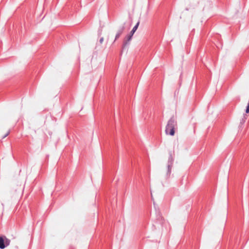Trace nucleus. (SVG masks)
<instances>
[{
  "mask_svg": "<svg viewBox=\"0 0 249 249\" xmlns=\"http://www.w3.org/2000/svg\"><path fill=\"white\" fill-rule=\"evenodd\" d=\"M246 112L247 113H249V102L248 104V106L247 107V108H246Z\"/></svg>",
  "mask_w": 249,
  "mask_h": 249,
  "instance_id": "0eeeda50",
  "label": "nucleus"
},
{
  "mask_svg": "<svg viewBox=\"0 0 249 249\" xmlns=\"http://www.w3.org/2000/svg\"><path fill=\"white\" fill-rule=\"evenodd\" d=\"M139 23H140V22H138L136 25L133 27V29L132 30V31H131L130 34L132 35H133V34H134V33L136 32V31L137 30V29H138V27L139 26Z\"/></svg>",
  "mask_w": 249,
  "mask_h": 249,
  "instance_id": "20e7f679",
  "label": "nucleus"
},
{
  "mask_svg": "<svg viewBox=\"0 0 249 249\" xmlns=\"http://www.w3.org/2000/svg\"><path fill=\"white\" fill-rule=\"evenodd\" d=\"M133 35L130 34L129 35L127 36V41H129L131 40Z\"/></svg>",
  "mask_w": 249,
  "mask_h": 249,
  "instance_id": "423d86ee",
  "label": "nucleus"
},
{
  "mask_svg": "<svg viewBox=\"0 0 249 249\" xmlns=\"http://www.w3.org/2000/svg\"><path fill=\"white\" fill-rule=\"evenodd\" d=\"M10 240L5 236H0V249H3L10 245Z\"/></svg>",
  "mask_w": 249,
  "mask_h": 249,
  "instance_id": "f03ea898",
  "label": "nucleus"
},
{
  "mask_svg": "<svg viewBox=\"0 0 249 249\" xmlns=\"http://www.w3.org/2000/svg\"><path fill=\"white\" fill-rule=\"evenodd\" d=\"M9 133H10V131H9V130H7L6 131V133H5L4 135H2L1 136V138H2V139H3V138H5L6 136H7L9 135Z\"/></svg>",
  "mask_w": 249,
  "mask_h": 249,
  "instance_id": "39448f33",
  "label": "nucleus"
},
{
  "mask_svg": "<svg viewBox=\"0 0 249 249\" xmlns=\"http://www.w3.org/2000/svg\"><path fill=\"white\" fill-rule=\"evenodd\" d=\"M104 41V38L103 37H102L100 39V43L101 44H102Z\"/></svg>",
  "mask_w": 249,
  "mask_h": 249,
  "instance_id": "6e6552de",
  "label": "nucleus"
},
{
  "mask_svg": "<svg viewBox=\"0 0 249 249\" xmlns=\"http://www.w3.org/2000/svg\"><path fill=\"white\" fill-rule=\"evenodd\" d=\"M176 126V122L174 119L171 118L168 122L165 128V133L171 136H174L175 133V127Z\"/></svg>",
  "mask_w": 249,
  "mask_h": 249,
  "instance_id": "f257e3e1",
  "label": "nucleus"
},
{
  "mask_svg": "<svg viewBox=\"0 0 249 249\" xmlns=\"http://www.w3.org/2000/svg\"><path fill=\"white\" fill-rule=\"evenodd\" d=\"M124 30V27H120V28H119L118 29V30L117 31V33L116 34L115 38L113 42H114L116 41V40L119 37L120 35L123 32Z\"/></svg>",
  "mask_w": 249,
  "mask_h": 249,
  "instance_id": "7ed1b4c3",
  "label": "nucleus"
}]
</instances>
